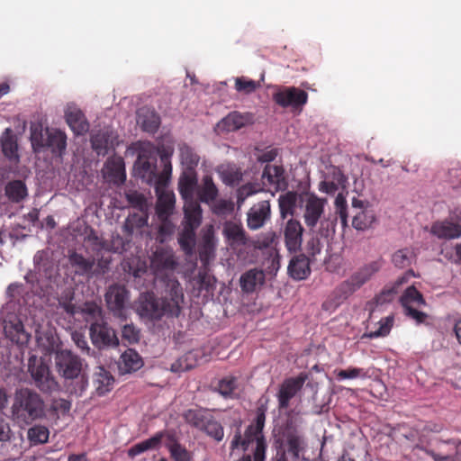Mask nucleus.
I'll return each instance as SVG.
<instances>
[{"instance_id":"2eb2a0df","label":"nucleus","mask_w":461,"mask_h":461,"mask_svg":"<svg viewBox=\"0 0 461 461\" xmlns=\"http://www.w3.org/2000/svg\"><path fill=\"white\" fill-rule=\"evenodd\" d=\"M222 235L226 243L232 249L245 246L248 238L241 223L227 221L222 226Z\"/></svg>"},{"instance_id":"864d4df0","label":"nucleus","mask_w":461,"mask_h":461,"mask_svg":"<svg viewBox=\"0 0 461 461\" xmlns=\"http://www.w3.org/2000/svg\"><path fill=\"white\" fill-rule=\"evenodd\" d=\"M214 244L212 236L208 233L203 237V246L199 251V257L203 264H207L213 255Z\"/></svg>"},{"instance_id":"13d9d810","label":"nucleus","mask_w":461,"mask_h":461,"mask_svg":"<svg viewBox=\"0 0 461 461\" xmlns=\"http://www.w3.org/2000/svg\"><path fill=\"white\" fill-rule=\"evenodd\" d=\"M28 438L34 443H44L48 440L49 430L44 426H34L28 430Z\"/></svg>"},{"instance_id":"1a4fd4ad","label":"nucleus","mask_w":461,"mask_h":461,"mask_svg":"<svg viewBox=\"0 0 461 461\" xmlns=\"http://www.w3.org/2000/svg\"><path fill=\"white\" fill-rule=\"evenodd\" d=\"M266 420L265 410L259 408L257 417L255 419V424H251L248 427L244 438H241L240 432H237L230 443L231 450L241 447L242 450H247L250 443H254V440L259 437L262 432Z\"/></svg>"},{"instance_id":"ddd939ff","label":"nucleus","mask_w":461,"mask_h":461,"mask_svg":"<svg viewBox=\"0 0 461 461\" xmlns=\"http://www.w3.org/2000/svg\"><path fill=\"white\" fill-rule=\"evenodd\" d=\"M271 218V205L268 200L260 201L247 212V225L251 230L262 228Z\"/></svg>"},{"instance_id":"4c0bfd02","label":"nucleus","mask_w":461,"mask_h":461,"mask_svg":"<svg viewBox=\"0 0 461 461\" xmlns=\"http://www.w3.org/2000/svg\"><path fill=\"white\" fill-rule=\"evenodd\" d=\"M5 194L12 202L19 203L27 195L26 185L21 180L11 181L5 186Z\"/></svg>"},{"instance_id":"58836bf2","label":"nucleus","mask_w":461,"mask_h":461,"mask_svg":"<svg viewBox=\"0 0 461 461\" xmlns=\"http://www.w3.org/2000/svg\"><path fill=\"white\" fill-rule=\"evenodd\" d=\"M164 433L160 432L156 434L154 437L146 439L144 441H141L136 445H134L132 447H131L128 450V454L130 456H135L144 451H147L149 449L156 448L161 442Z\"/></svg>"},{"instance_id":"b1692460","label":"nucleus","mask_w":461,"mask_h":461,"mask_svg":"<svg viewBox=\"0 0 461 461\" xmlns=\"http://www.w3.org/2000/svg\"><path fill=\"white\" fill-rule=\"evenodd\" d=\"M66 122L76 135H84L89 130V123L79 109H72L66 112Z\"/></svg>"},{"instance_id":"49530a36","label":"nucleus","mask_w":461,"mask_h":461,"mask_svg":"<svg viewBox=\"0 0 461 461\" xmlns=\"http://www.w3.org/2000/svg\"><path fill=\"white\" fill-rule=\"evenodd\" d=\"M169 442L167 443V447L171 454L172 458L175 461H191L190 453L181 445L176 443L172 436L167 435Z\"/></svg>"},{"instance_id":"3c124183","label":"nucleus","mask_w":461,"mask_h":461,"mask_svg":"<svg viewBox=\"0 0 461 461\" xmlns=\"http://www.w3.org/2000/svg\"><path fill=\"white\" fill-rule=\"evenodd\" d=\"M202 430H204L208 436L213 438L217 441H221L223 438L224 433L222 426L210 415Z\"/></svg>"},{"instance_id":"5fc2aeb1","label":"nucleus","mask_w":461,"mask_h":461,"mask_svg":"<svg viewBox=\"0 0 461 461\" xmlns=\"http://www.w3.org/2000/svg\"><path fill=\"white\" fill-rule=\"evenodd\" d=\"M130 205L140 212L148 211V203L145 196L136 191L126 194Z\"/></svg>"},{"instance_id":"20e7f679","label":"nucleus","mask_w":461,"mask_h":461,"mask_svg":"<svg viewBox=\"0 0 461 461\" xmlns=\"http://www.w3.org/2000/svg\"><path fill=\"white\" fill-rule=\"evenodd\" d=\"M130 300V292L124 285L113 284L104 294V301L108 310L114 317L126 319L125 310Z\"/></svg>"},{"instance_id":"f704fd0d","label":"nucleus","mask_w":461,"mask_h":461,"mask_svg":"<svg viewBox=\"0 0 461 461\" xmlns=\"http://www.w3.org/2000/svg\"><path fill=\"white\" fill-rule=\"evenodd\" d=\"M416 258V253L413 249L404 248L395 251L392 257L393 264L398 268L410 267Z\"/></svg>"},{"instance_id":"680f3d73","label":"nucleus","mask_w":461,"mask_h":461,"mask_svg":"<svg viewBox=\"0 0 461 461\" xmlns=\"http://www.w3.org/2000/svg\"><path fill=\"white\" fill-rule=\"evenodd\" d=\"M163 165V170L160 174H157L156 176V183H155V188L158 192L161 187H166L171 173H172V165L171 161L162 163Z\"/></svg>"},{"instance_id":"0eeeda50","label":"nucleus","mask_w":461,"mask_h":461,"mask_svg":"<svg viewBox=\"0 0 461 461\" xmlns=\"http://www.w3.org/2000/svg\"><path fill=\"white\" fill-rule=\"evenodd\" d=\"M54 360L59 375H80L85 366L84 360L69 349L57 350Z\"/></svg>"},{"instance_id":"603ef678","label":"nucleus","mask_w":461,"mask_h":461,"mask_svg":"<svg viewBox=\"0 0 461 461\" xmlns=\"http://www.w3.org/2000/svg\"><path fill=\"white\" fill-rule=\"evenodd\" d=\"M259 86L258 82L244 77H237L235 80V89L246 95L255 92Z\"/></svg>"},{"instance_id":"a18cd8bd","label":"nucleus","mask_w":461,"mask_h":461,"mask_svg":"<svg viewBox=\"0 0 461 461\" xmlns=\"http://www.w3.org/2000/svg\"><path fill=\"white\" fill-rule=\"evenodd\" d=\"M33 384L43 393H53L59 390V382L54 376H32Z\"/></svg>"},{"instance_id":"aec40b11","label":"nucleus","mask_w":461,"mask_h":461,"mask_svg":"<svg viewBox=\"0 0 461 461\" xmlns=\"http://www.w3.org/2000/svg\"><path fill=\"white\" fill-rule=\"evenodd\" d=\"M289 276L297 281L306 279L311 274L309 258L303 255L294 257L287 268Z\"/></svg>"},{"instance_id":"c85d7f7f","label":"nucleus","mask_w":461,"mask_h":461,"mask_svg":"<svg viewBox=\"0 0 461 461\" xmlns=\"http://www.w3.org/2000/svg\"><path fill=\"white\" fill-rule=\"evenodd\" d=\"M1 146L4 155L9 160L18 161V145L16 137L12 133V130L7 128L1 137Z\"/></svg>"},{"instance_id":"2f4dec72","label":"nucleus","mask_w":461,"mask_h":461,"mask_svg":"<svg viewBox=\"0 0 461 461\" xmlns=\"http://www.w3.org/2000/svg\"><path fill=\"white\" fill-rule=\"evenodd\" d=\"M134 167L141 178L146 179L148 182L152 180L156 182L157 173L154 161H149L143 155H140Z\"/></svg>"},{"instance_id":"de8ad7c7","label":"nucleus","mask_w":461,"mask_h":461,"mask_svg":"<svg viewBox=\"0 0 461 461\" xmlns=\"http://www.w3.org/2000/svg\"><path fill=\"white\" fill-rule=\"evenodd\" d=\"M114 383L113 376H93L91 385L98 395L109 392Z\"/></svg>"},{"instance_id":"423d86ee","label":"nucleus","mask_w":461,"mask_h":461,"mask_svg":"<svg viewBox=\"0 0 461 461\" xmlns=\"http://www.w3.org/2000/svg\"><path fill=\"white\" fill-rule=\"evenodd\" d=\"M2 319L6 339L18 346L26 345L31 336L25 331L19 316L14 312H3Z\"/></svg>"},{"instance_id":"bf43d9fd","label":"nucleus","mask_w":461,"mask_h":461,"mask_svg":"<svg viewBox=\"0 0 461 461\" xmlns=\"http://www.w3.org/2000/svg\"><path fill=\"white\" fill-rule=\"evenodd\" d=\"M122 339L125 343L135 344L140 340V330L133 324H125L122 330Z\"/></svg>"},{"instance_id":"c03bdc74","label":"nucleus","mask_w":461,"mask_h":461,"mask_svg":"<svg viewBox=\"0 0 461 461\" xmlns=\"http://www.w3.org/2000/svg\"><path fill=\"white\" fill-rule=\"evenodd\" d=\"M249 122L246 115L238 112L229 113L223 120L222 123L228 131H236L245 126Z\"/></svg>"},{"instance_id":"393cba45","label":"nucleus","mask_w":461,"mask_h":461,"mask_svg":"<svg viewBox=\"0 0 461 461\" xmlns=\"http://www.w3.org/2000/svg\"><path fill=\"white\" fill-rule=\"evenodd\" d=\"M184 226L197 229L202 221V209L196 200L185 201L184 204Z\"/></svg>"},{"instance_id":"72a5a7b5","label":"nucleus","mask_w":461,"mask_h":461,"mask_svg":"<svg viewBox=\"0 0 461 461\" xmlns=\"http://www.w3.org/2000/svg\"><path fill=\"white\" fill-rule=\"evenodd\" d=\"M148 211L130 213L127 217L123 229L128 234H132L136 229H141L148 224Z\"/></svg>"},{"instance_id":"cd10ccee","label":"nucleus","mask_w":461,"mask_h":461,"mask_svg":"<svg viewBox=\"0 0 461 461\" xmlns=\"http://www.w3.org/2000/svg\"><path fill=\"white\" fill-rule=\"evenodd\" d=\"M67 147V136L59 130L47 128V141L45 149H50L53 154L61 156Z\"/></svg>"},{"instance_id":"69168bd1","label":"nucleus","mask_w":461,"mask_h":461,"mask_svg":"<svg viewBox=\"0 0 461 461\" xmlns=\"http://www.w3.org/2000/svg\"><path fill=\"white\" fill-rule=\"evenodd\" d=\"M84 241L92 247L93 250H101L104 248L103 240L97 235L96 231L90 229L84 239Z\"/></svg>"},{"instance_id":"a211bd4d","label":"nucleus","mask_w":461,"mask_h":461,"mask_svg":"<svg viewBox=\"0 0 461 461\" xmlns=\"http://www.w3.org/2000/svg\"><path fill=\"white\" fill-rule=\"evenodd\" d=\"M304 384V378L303 376H297L295 378H287L281 384L278 400L280 408H287L289 401L301 390Z\"/></svg>"},{"instance_id":"09e8293b","label":"nucleus","mask_w":461,"mask_h":461,"mask_svg":"<svg viewBox=\"0 0 461 461\" xmlns=\"http://www.w3.org/2000/svg\"><path fill=\"white\" fill-rule=\"evenodd\" d=\"M28 372L30 375H50V367L42 357L32 356L28 361Z\"/></svg>"},{"instance_id":"774afa93","label":"nucleus","mask_w":461,"mask_h":461,"mask_svg":"<svg viewBox=\"0 0 461 461\" xmlns=\"http://www.w3.org/2000/svg\"><path fill=\"white\" fill-rule=\"evenodd\" d=\"M444 257L456 265H461V243L456 244L451 249H445L442 250Z\"/></svg>"},{"instance_id":"052dcab7","label":"nucleus","mask_w":461,"mask_h":461,"mask_svg":"<svg viewBox=\"0 0 461 461\" xmlns=\"http://www.w3.org/2000/svg\"><path fill=\"white\" fill-rule=\"evenodd\" d=\"M197 283L199 285L198 289L200 292L206 291L208 293L214 289L216 279L206 271H200L198 274Z\"/></svg>"},{"instance_id":"4468645a","label":"nucleus","mask_w":461,"mask_h":461,"mask_svg":"<svg viewBox=\"0 0 461 461\" xmlns=\"http://www.w3.org/2000/svg\"><path fill=\"white\" fill-rule=\"evenodd\" d=\"M308 95L304 90L296 87H285L273 95V100L278 105L286 108L301 107L307 103Z\"/></svg>"},{"instance_id":"4d7b16f0","label":"nucleus","mask_w":461,"mask_h":461,"mask_svg":"<svg viewBox=\"0 0 461 461\" xmlns=\"http://www.w3.org/2000/svg\"><path fill=\"white\" fill-rule=\"evenodd\" d=\"M260 188L257 185L251 183L241 185L237 191L238 206H241L248 197L257 194Z\"/></svg>"},{"instance_id":"f3484780","label":"nucleus","mask_w":461,"mask_h":461,"mask_svg":"<svg viewBox=\"0 0 461 461\" xmlns=\"http://www.w3.org/2000/svg\"><path fill=\"white\" fill-rule=\"evenodd\" d=\"M266 281V275L263 270L251 268L244 272L240 277V286L244 294H252L258 287H261Z\"/></svg>"},{"instance_id":"338daca9","label":"nucleus","mask_w":461,"mask_h":461,"mask_svg":"<svg viewBox=\"0 0 461 461\" xmlns=\"http://www.w3.org/2000/svg\"><path fill=\"white\" fill-rule=\"evenodd\" d=\"M107 170L110 175L114 177L119 178L121 181H124L125 173L122 161L120 159L118 161H113L107 163Z\"/></svg>"},{"instance_id":"5701e85b","label":"nucleus","mask_w":461,"mask_h":461,"mask_svg":"<svg viewBox=\"0 0 461 461\" xmlns=\"http://www.w3.org/2000/svg\"><path fill=\"white\" fill-rule=\"evenodd\" d=\"M197 185L195 171L185 170L178 180V191L184 201L194 200V194Z\"/></svg>"},{"instance_id":"9b49d317","label":"nucleus","mask_w":461,"mask_h":461,"mask_svg":"<svg viewBox=\"0 0 461 461\" xmlns=\"http://www.w3.org/2000/svg\"><path fill=\"white\" fill-rule=\"evenodd\" d=\"M327 203L326 199H322L311 194L305 200L303 220L310 230H314L319 221L324 213V207Z\"/></svg>"},{"instance_id":"8fccbe9b","label":"nucleus","mask_w":461,"mask_h":461,"mask_svg":"<svg viewBox=\"0 0 461 461\" xmlns=\"http://www.w3.org/2000/svg\"><path fill=\"white\" fill-rule=\"evenodd\" d=\"M209 415L202 411L189 410L185 413V420L192 426L203 429Z\"/></svg>"},{"instance_id":"e2e57ef3","label":"nucleus","mask_w":461,"mask_h":461,"mask_svg":"<svg viewBox=\"0 0 461 461\" xmlns=\"http://www.w3.org/2000/svg\"><path fill=\"white\" fill-rule=\"evenodd\" d=\"M288 451L295 457L299 456L301 451L304 448L303 438L296 434H289L287 437Z\"/></svg>"},{"instance_id":"4be33fe9","label":"nucleus","mask_w":461,"mask_h":461,"mask_svg":"<svg viewBox=\"0 0 461 461\" xmlns=\"http://www.w3.org/2000/svg\"><path fill=\"white\" fill-rule=\"evenodd\" d=\"M90 141L92 149L98 156L104 157L113 149V132L109 131H98L91 136Z\"/></svg>"},{"instance_id":"a878e982","label":"nucleus","mask_w":461,"mask_h":461,"mask_svg":"<svg viewBox=\"0 0 461 461\" xmlns=\"http://www.w3.org/2000/svg\"><path fill=\"white\" fill-rule=\"evenodd\" d=\"M430 231L438 239H456L461 236V225L447 221H436Z\"/></svg>"},{"instance_id":"39448f33","label":"nucleus","mask_w":461,"mask_h":461,"mask_svg":"<svg viewBox=\"0 0 461 461\" xmlns=\"http://www.w3.org/2000/svg\"><path fill=\"white\" fill-rule=\"evenodd\" d=\"M89 334L93 345L99 349L117 347L119 345L115 330L104 321L103 319L91 322Z\"/></svg>"},{"instance_id":"6ab92c4d","label":"nucleus","mask_w":461,"mask_h":461,"mask_svg":"<svg viewBox=\"0 0 461 461\" xmlns=\"http://www.w3.org/2000/svg\"><path fill=\"white\" fill-rule=\"evenodd\" d=\"M262 182L266 185L273 186L276 190L285 187L286 182L283 167L267 164L262 173Z\"/></svg>"},{"instance_id":"f257e3e1","label":"nucleus","mask_w":461,"mask_h":461,"mask_svg":"<svg viewBox=\"0 0 461 461\" xmlns=\"http://www.w3.org/2000/svg\"><path fill=\"white\" fill-rule=\"evenodd\" d=\"M184 302L183 288L176 279L165 281V288L160 291V298L152 292L140 294L137 312L141 318L160 320L163 316L178 317L181 312V303Z\"/></svg>"},{"instance_id":"9d476101","label":"nucleus","mask_w":461,"mask_h":461,"mask_svg":"<svg viewBox=\"0 0 461 461\" xmlns=\"http://www.w3.org/2000/svg\"><path fill=\"white\" fill-rule=\"evenodd\" d=\"M352 208L354 214L352 218V226L357 230H366L372 227L375 221V214L368 203L354 198L352 200Z\"/></svg>"},{"instance_id":"a19ab883","label":"nucleus","mask_w":461,"mask_h":461,"mask_svg":"<svg viewBox=\"0 0 461 461\" xmlns=\"http://www.w3.org/2000/svg\"><path fill=\"white\" fill-rule=\"evenodd\" d=\"M197 365V360L193 352H188L179 357L171 365L170 371L173 373H183L192 370Z\"/></svg>"},{"instance_id":"ea45409f","label":"nucleus","mask_w":461,"mask_h":461,"mask_svg":"<svg viewBox=\"0 0 461 461\" xmlns=\"http://www.w3.org/2000/svg\"><path fill=\"white\" fill-rule=\"evenodd\" d=\"M218 195V188L213 183L212 176H205L203 179V186L199 191V198L202 202H213Z\"/></svg>"},{"instance_id":"f03ea898","label":"nucleus","mask_w":461,"mask_h":461,"mask_svg":"<svg viewBox=\"0 0 461 461\" xmlns=\"http://www.w3.org/2000/svg\"><path fill=\"white\" fill-rule=\"evenodd\" d=\"M46 415L43 399L29 388L17 389L14 393L11 417L19 425H30Z\"/></svg>"},{"instance_id":"f8f14e48","label":"nucleus","mask_w":461,"mask_h":461,"mask_svg":"<svg viewBox=\"0 0 461 461\" xmlns=\"http://www.w3.org/2000/svg\"><path fill=\"white\" fill-rule=\"evenodd\" d=\"M177 266L174 251L167 248H158L150 259V267L156 276L167 271H174Z\"/></svg>"},{"instance_id":"79ce46f5","label":"nucleus","mask_w":461,"mask_h":461,"mask_svg":"<svg viewBox=\"0 0 461 461\" xmlns=\"http://www.w3.org/2000/svg\"><path fill=\"white\" fill-rule=\"evenodd\" d=\"M195 241V229L184 226L179 234L178 243L185 254L190 255L193 252Z\"/></svg>"},{"instance_id":"0e129e2a","label":"nucleus","mask_w":461,"mask_h":461,"mask_svg":"<svg viewBox=\"0 0 461 461\" xmlns=\"http://www.w3.org/2000/svg\"><path fill=\"white\" fill-rule=\"evenodd\" d=\"M336 218H321L320 221L319 234L321 237L328 238L334 234L336 226Z\"/></svg>"},{"instance_id":"7ed1b4c3","label":"nucleus","mask_w":461,"mask_h":461,"mask_svg":"<svg viewBox=\"0 0 461 461\" xmlns=\"http://www.w3.org/2000/svg\"><path fill=\"white\" fill-rule=\"evenodd\" d=\"M383 265L384 260L382 258L365 264L352 274L348 279L339 285V293L344 297L351 295L369 281L382 268Z\"/></svg>"},{"instance_id":"6e6d98bb","label":"nucleus","mask_w":461,"mask_h":461,"mask_svg":"<svg viewBox=\"0 0 461 461\" xmlns=\"http://www.w3.org/2000/svg\"><path fill=\"white\" fill-rule=\"evenodd\" d=\"M236 380L233 376H223L217 382L215 390L218 391L221 395L228 396L236 388Z\"/></svg>"},{"instance_id":"c9c22d12","label":"nucleus","mask_w":461,"mask_h":461,"mask_svg":"<svg viewBox=\"0 0 461 461\" xmlns=\"http://www.w3.org/2000/svg\"><path fill=\"white\" fill-rule=\"evenodd\" d=\"M401 304L402 307L408 306H422L426 304V301L420 291H418L415 286L411 285L402 294L401 296Z\"/></svg>"},{"instance_id":"dca6fc26","label":"nucleus","mask_w":461,"mask_h":461,"mask_svg":"<svg viewBox=\"0 0 461 461\" xmlns=\"http://www.w3.org/2000/svg\"><path fill=\"white\" fill-rule=\"evenodd\" d=\"M156 193L158 195L156 213L159 221H166L173 214L176 203L175 194L165 187H161L158 192L156 190Z\"/></svg>"},{"instance_id":"c756f323","label":"nucleus","mask_w":461,"mask_h":461,"mask_svg":"<svg viewBox=\"0 0 461 461\" xmlns=\"http://www.w3.org/2000/svg\"><path fill=\"white\" fill-rule=\"evenodd\" d=\"M137 122L144 131L155 133L159 127L160 118L155 112L142 109L138 113Z\"/></svg>"},{"instance_id":"6e6552de","label":"nucleus","mask_w":461,"mask_h":461,"mask_svg":"<svg viewBox=\"0 0 461 461\" xmlns=\"http://www.w3.org/2000/svg\"><path fill=\"white\" fill-rule=\"evenodd\" d=\"M281 230L284 235L286 249L290 253L301 250L304 232V228L301 221L297 219L290 218L282 223Z\"/></svg>"},{"instance_id":"bb28decb","label":"nucleus","mask_w":461,"mask_h":461,"mask_svg":"<svg viewBox=\"0 0 461 461\" xmlns=\"http://www.w3.org/2000/svg\"><path fill=\"white\" fill-rule=\"evenodd\" d=\"M298 194L294 191H288L281 194L278 198V207L280 218L285 221L288 216L294 218L298 201Z\"/></svg>"},{"instance_id":"412c9836","label":"nucleus","mask_w":461,"mask_h":461,"mask_svg":"<svg viewBox=\"0 0 461 461\" xmlns=\"http://www.w3.org/2000/svg\"><path fill=\"white\" fill-rule=\"evenodd\" d=\"M68 262L74 268L76 275L87 277H90L92 269L95 265V258H86L76 251L69 252Z\"/></svg>"},{"instance_id":"473e14b6","label":"nucleus","mask_w":461,"mask_h":461,"mask_svg":"<svg viewBox=\"0 0 461 461\" xmlns=\"http://www.w3.org/2000/svg\"><path fill=\"white\" fill-rule=\"evenodd\" d=\"M180 158L186 170L194 171L200 161V156L186 143L179 145Z\"/></svg>"},{"instance_id":"37998d69","label":"nucleus","mask_w":461,"mask_h":461,"mask_svg":"<svg viewBox=\"0 0 461 461\" xmlns=\"http://www.w3.org/2000/svg\"><path fill=\"white\" fill-rule=\"evenodd\" d=\"M393 321L394 319L393 315L382 318L378 322V329L375 330L366 332L362 338L375 339L379 337L387 336L390 333L391 329L393 325Z\"/></svg>"},{"instance_id":"e433bc0d","label":"nucleus","mask_w":461,"mask_h":461,"mask_svg":"<svg viewBox=\"0 0 461 461\" xmlns=\"http://www.w3.org/2000/svg\"><path fill=\"white\" fill-rule=\"evenodd\" d=\"M47 129L44 131L41 124L31 126V142L34 152H41L46 147Z\"/></svg>"},{"instance_id":"7c9ffc66","label":"nucleus","mask_w":461,"mask_h":461,"mask_svg":"<svg viewBox=\"0 0 461 461\" xmlns=\"http://www.w3.org/2000/svg\"><path fill=\"white\" fill-rule=\"evenodd\" d=\"M122 365L120 368L125 373L136 372L143 366V360L137 351L128 348L122 356Z\"/></svg>"}]
</instances>
